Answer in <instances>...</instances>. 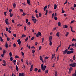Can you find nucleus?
Segmentation results:
<instances>
[{"label": "nucleus", "mask_w": 76, "mask_h": 76, "mask_svg": "<svg viewBox=\"0 0 76 76\" xmlns=\"http://www.w3.org/2000/svg\"><path fill=\"white\" fill-rule=\"evenodd\" d=\"M69 66L70 67H74L76 66V63H73L72 64H69Z\"/></svg>", "instance_id": "2"}, {"label": "nucleus", "mask_w": 76, "mask_h": 76, "mask_svg": "<svg viewBox=\"0 0 76 76\" xmlns=\"http://www.w3.org/2000/svg\"><path fill=\"white\" fill-rule=\"evenodd\" d=\"M76 75V71H75V73L74 74H72V76H75V75Z\"/></svg>", "instance_id": "24"}, {"label": "nucleus", "mask_w": 76, "mask_h": 76, "mask_svg": "<svg viewBox=\"0 0 76 76\" xmlns=\"http://www.w3.org/2000/svg\"><path fill=\"white\" fill-rule=\"evenodd\" d=\"M67 51H68V49H66L65 50V51H63V53L64 54H66L67 53Z\"/></svg>", "instance_id": "6"}, {"label": "nucleus", "mask_w": 76, "mask_h": 76, "mask_svg": "<svg viewBox=\"0 0 76 76\" xmlns=\"http://www.w3.org/2000/svg\"><path fill=\"white\" fill-rule=\"evenodd\" d=\"M70 54H72V53H73V51H70Z\"/></svg>", "instance_id": "42"}, {"label": "nucleus", "mask_w": 76, "mask_h": 76, "mask_svg": "<svg viewBox=\"0 0 76 76\" xmlns=\"http://www.w3.org/2000/svg\"><path fill=\"white\" fill-rule=\"evenodd\" d=\"M70 50L71 51H73V50H74V49H73V48H72L70 49Z\"/></svg>", "instance_id": "48"}, {"label": "nucleus", "mask_w": 76, "mask_h": 76, "mask_svg": "<svg viewBox=\"0 0 76 76\" xmlns=\"http://www.w3.org/2000/svg\"><path fill=\"white\" fill-rule=\"evenodd\" d=\"M41 72V69H38V72L39 73V72Z\"/></svg>", "instance_id": "61"}, {"label": "nucleus", "mask_w": 76, "mask_h": 76, "mask_svg": "<svg viewBox=\"0 0 76 76\" xmlns=\"http://www.w3.org/2000/svg\"><path fill=\"white\" fill-rule=\"evenodd\" d=\"M75 57H76V56H75V55H74L73 57V60H75Z\"/></svg>", "instance_id": "29"}, {"label": "nucleus", "mask_w": 76, "mask_h": 76, "mask_svg": "<svg viewBox=\"0 0 76 76\" xmlns=\"http://www.w3.org/2000/svg\"><path fill=\"white\" fill-rule=\"evenodd\" d=\"M10 57H12V53L10 52L9 53Z\"/></svg>", "instance_id": "25"}, {"label": "nucleus", "mask_w": 76, "mask_h": 76, "mask_svg": "<svg viewBox=\"0 0 76 76\" xmlns=\"http://www.w3.org/2000/svg\"><path fill=\"white\" fill-rule=\"evenodd\" d=\"M49 58V57H48L47 56H46L45 58V60H46V59H48V58Z\"/></svg>", "instance_id": "55"}, {"label": "nucleus", "mask_w": 76, "mask_h": 76, "mask_svg": "<svg viewBox=\"0 0 76 76\" xmlns=\"http://www.w3.org/2000/svg\"><path fill=\"white\" fill-rule=\"evenodd\" d=\"M10 17H12V16H13V14L10 13Z\"/></svg>", "instance_id": "30"}, {"label": "nucleus", "mask_w": 76, "mask_h": 76, "mask_svg": "<svg viewBox=\"0 0 76 76\" xmlns=\"http://www.w3.org/2000/svg\"><path fill=\"white\" fill-rule=\"evenodd\" d=\"M58 26H61V23H60V22H58Z\"/></svg>", "instance_id": "19"}, {"label": "nucleus", "mask_w": 76, "mask_h": 76, "mask_svg": "<svg viewBox=\"0 0 76 76\" xmlns=\"http://www.w3.org/2000/svg\"><path fill=\"white\" fill-rule=\"evenodd\" d=\"M20 10L21 12H23V10L22 9H20Z\"/></svg>", "instance_id": "60"}, {"label": "nucleus", "mask_w": 76, "mask_h": 76, "mask_svg": "<svg viewBox=\"0 0 76 76\" xmlns=\"http://www.w3.org/2000/svg\"><path fill=\"white\" fill-rule=\"evenodd\" d=\"M72 41H76V39H75L73 38Z\"/></svg>", "instance_id": "39"}, {"label": "nucleus", "mask_w": 76, "mask_h": 76, "mask_svg": "<svg viewBox=\"0 0 76 76\" xmlns=\"http://www.w3.org/2000/svg\"><path fill=\"white\" fill-rule=\"evenodd\" d=\"M72 70H73V68H72V67H70L68 72L69 74H70V73H71V72H72Z\"/></svg>", "instance_id": "4"}, {"label": "nucleus", "mask_w": 76, "mask_h": 76, "mask_svg": "<svg viewBox=\"0 0 76 76\" xmlns=\"http://www.w3.org/2000/svg\"><path fill=\"white\" fill-rule=\"evenodd\" d=\"M38 68H36L34 69V71L35 72H37V71H38Z\"/></svg>", "instance_id": "20"}, {"label": "nucleus", "mask_w": 76, "mask_h": 76, "mask_svg": "<svg viewBox=\"0 0 76 76\" xmlns=\"http://www.w3.org/2000/svg\"><path fill=\"white\" fill-rule=\"evenodd\" d=\"M26 29V26H25L24 28V31H25Z\"/></svg>", "instance_id": "50"}, {"label": "nucleus", "mask_w": 76, "mask_h": 76, "mask_svg": "<svg viewBox=\"0 0 76 76\" xmlns=\"http://www.w3.org/2000/svg\"><path fill=\"white\" fill-rule=\"evenodd\" d=\"M68 35H69V32H67L66 34V35H65L66 37H67V36Z\"/></svg>", "instance_id": "21"}, {"label": "nucleus", "mask_w": 76, "mask_h": 76, "mask_svg": "<svg viewBox=\"0 0 76 76\" xmlns=\"http://www.w3.org/2000/svg\"><path fill=\"white\" fill-rule=\"evenodd\" d=\"M10 61H13V58L11 57L10 58Z\"/></svg>", "instance_id": "38"}, {"label": "nucleus", "mask_w": 76, "mask_h": 76, "mask_svg": "<svg viewBox=\"0 0 76 76\" xmlns=\"http://www.w3.org/2000/svg\"><path fill=\"white\" fill-rule=\"evenodd\" d=\"M2 65L3 66H5L6 65V64H2Z\"/></svg>", "instance_id": "62"}, {"label": "nucleus", "mask_w": 76, "mask_h": 76, "mask_svg": "<svg viewBox=\"0 0 76 76\" xmlns=\"http://www.w3.org/2000/svg\"><path fill=\"white\" fill-rule=\"evenodd\" d=\"M13 46L14 47H16V44L15 43H14L13 44Z\"/></svg>", "instance_id": "37"}, {"label": "nucleus", "mask_w": 76, "mask_h": 76, "mask_svg": "<svg viewBox=\"0 0 76 76\" xmlns=\"http://www.w3.org/2000/svg\"><path fill=\"white\" fill-rule=\"evenodd\" d=\"M5 22L7 25H9V23L7 20H5Z\"/></svg>", "instance_id": "14"}, {"label": "nucleus", "mask_w": 76, "mask_h": 76, "mask_svg": "<svg viewBox=\"0 0 76 76\" xmlns=\"http://www.w3.org/2000/svg\"><path fill=\"white\" fill-rule=\"evenodd\" d=\"M15 58H19V56L16 55L15 56Z\"/></svg>", "instance_id": "49"}, {"label": "nucleus", "mask_w": 76, "mask_h": 76, "mask_svg": "<svg viewBox=\"0 0 76 76\" xmlns=\"http://www.w3.org/2000/svg\"><path fill=\"white\" fill-rule=\"evenodd\" d=\"M67 3V0H66V2L64 3V4H66Z\"/></svg>", "instance_id": "57"}, {"label": "nucleus", "mask_w": 76, "mask_h": 76, "mask_svg": "<svg viewBox=\"0 0 76 76\" xmlns=\"http://www.w3.org/2000/svg\"><path fill=\"white\" fill-rule=\"evenodd\" d=\"M0 38L1 39V42H2V41H3V39H2V37H0Z\"/></svg>", "instance_id": "23"}, {"label": "nucleus", "mask_w": 76, "mask_h": 76, "mask_svg": "<svg viewBox=\"0 0 76 76\" xmlns=\"http://www.w3.org/2000/svg\"><path fill=\"white\" fill-rule=\"evenodd\" d=\"M35 50H32V53H33V54H34V53H35Z\"/></svg>", "instance_id": "31"}, {"label": "nucleus", "mask_w": 76, "mask_h": 76, "mask_svg": "<svg viewBox=\"0 0 76 76\" xmlns=\"http://www.w3.org/2000/svg\"><path fill=\"white\" fill-rule=\"evenodd\" d=\"M26 23H28V19H26Z\"/></svg>", "instance_id": "52"}, {"label": "nucleus", "mask_w": 76, "mask_h": 76, "mask_svg": "<svg viewBox=\"0 0 76 76\" xmlns=\"http://www.w3.org/2000/svg\"><path fill=\"white\" fill-rule=\"evenodd\" d=\"M5 47L6 48H7L8 47V44L7 43H6L5 44Z\"/></svg>", "instance_id": "22"}, {"label": "nucleus", "mask_w": 76, "mask_h": 76, "mask_svg": "<svg viewBox=\"0 0 76 76\" xmlns=\"http://www.w3.org/2000/svg\"><path fill=\"white\" fill-rule=\"evenodd\" d=\"M67 54H70V51H67Z\"/></svg>", "instance_id": "41"}, {"label": "nucleus", "mask_w": 76, "mask_h": 76, "mask_svg": "<svg viewBox=\"0 0 76 76\" xmlns=\"http://www.w3.org/2000/svg\"><path fill=\"white\" fill-rule=\"evenodd\" d=\"M16 68L17 71H18L19 70V68H18V67L17 65L16 66Z\"/></svg>", "instance_id": "15"}, {"label": "nucleus", "mask_w": 76, "mask_h": 76, "mask_svg": "<svg viewBox=\"0 0 76 76\" xmlns=\"http://www.w3.org/2000/svg\"><path fill=\"white\" fill-rule=\"evenodd\" d=\"M39 17H41L42 15L41 13H39Z\"/></svg>", "instance_id": "43"}, {"label": "nucleus", "mask_w": 76, "mask_h": 76, "mask_svg": "<svg viewBox=\"0 0 76 76\" xmlns=\"http://www.w3.org/2000/svg\"><path fill=\"white\" fill-rule=\"evenodd\" d=\"M21 54L23 56H24V53H23V52H22L21 53Z\"/></svg>", "instance_id": "40"}, {"label": "nucleus", "mask_w": 76, "mask_h": 76, "mask_svg": "<svg viewBox=\"0 0 76 76\" xmlns=\"http://www.w3.org/2000/svg\"><path fill=\"white\" fill-rule=\"evenodd\" d=\"M28 40V37H27L26 38V39H25V42H26Z\"/></svg>", "instance_id": "18"}, {"label": "nucleus", "mask_w": 76, "mask_h": 76, "mask_svg": "<svg viewBox=\"0 0 76 76\" xmlns=\"http://www.w3.org/2000/svg\"><path fill=\"white\" fill-rule=\"evenodd\" d=\"M39 36H40V37L41 36V33L39 31L36 35V37H39Z\"/></svg>", "instance_id": "3"}, {"label": "nucleus", "mask_w": 76, "mask_h": 76, "mask_svg": "<svg viewBox=\"0 0 76 76\" xmlns=\"http://www.w3.org/2000/svg\"><path fill=\"white\" fill-rule=\"evenodd\" d=\"M39 57L41 61H42V63H43L44 62V61L42 60V57L41 56H40Z\"/></svg>", "instance_id": "9"}, {"label": "nucleus", "mask_w": 76, "mask_h": 76, "mask_svg": "<svg viewBox=\"0 0 76 76\" xmlns=\"http://www.w3.org/2000/svg\"><path fill=\"white\" fill-rule=\"evenodd\" d=\"M55 56V55H53V54L52 55V57L51 58V60H52L53 59V58H54V56Z\"/></svg>", "instance_id": "36"}, {"label": "nucleus", "mask_w": 76, "mask_h": 76, "mask_svg": "<svg viewBox=\"0 0 76 76\" xmlns=\"http://www.w3.org/2000/svg\"><path fill=\"white\" fill-rule=\"evenodd\" d=\"M22 37H23V38H24L26 37V35L25 34H23L22 35Z\"/></svg>", "instance_id": "28"}, {"label": "nucleus", "mask_w": 76, "mask_h": 76, "mask_svg": "<svg viewBox=\"0 0 76 76\" xmlns=\"http://www.w3.org/2000/svg\"><path fill=\"white\" fill-rule=\"evenodd\" d=\"M56 29V28L55 27V28H53V31H55Z\"/></svg>", "instance_id": "63"}, {"label": "nucleus", "mask_w": 76, "mask_h": 76, "mask_svg": "<svg viewBox=\"0 0 76 76\" xmlns=\"http://www.w3.org/2000/svg\"><path fill=\"white\" fill-rule=\"evenodd\" d=\"M75 20H73L71 21V23H74V22H75Z\"/></svg>", "instance_id": "32"}, {"label": "nucleus", "mask_w": 76, "mask_h": 76, "mask_svg": "<svg viewBox=\"0 0 76 76\" xmlns=\"http://www.w3.org/2000/svg\"><path fill=\"white\" fill-rule=\"evenodd\" d=\"M30 24H31V23L30 22H28V23H27V25H29Z\"/></svg>", "instance_id": "53"}, {"label": "nucleus", "mask_w": 76, "mask_h": 76, "mask_svg": "<svg viewBox=\"0 0 76 76\" xmlns=\"http://www.w3.org/2000/svg\"><path fill=\"white\" fill-rule=\"evenodd\" d=\"M52 38H53V37L52 36H50L49 38V42H51V40H52Z\"/></svg>", "instance_id": "5"}, {"label": "nucleus", "mask_w": 76, "mask_h": 76, "mask_svg": "<svg viewBox=\"0 0 76 76\" xmlns=\"http://www.w3.org/2000/svg\"><path fill=\"white\" fill-rule=\"evenodd\" d=\"M16 4H15V3H14L13 4V7H15L16 6Z\"/></svg>", "instance_id": "35"}, {"label": "nucleus", "mask_w": 76, "mask_h": 76, "mask_svg": "<svg viewBox=\"0 0 76 76\" xmlns=\"http://www.w3.org/2000/svg\"><path fill=\"white\" fill-rule=\"evenodd\" d=\"M27 3L30 6L31 5V4L30 3V0H27Z\"/></svg>", "instance_id": "11"}, {"label": "nucleus", "mask_w": 76, "mask_h": 76, "mask_svg": "<svg viewBox=\"0 0 76 76\" xmlns=\"http://www.w3.org/2000/svg\"><path fill=\"white\" fill-rule=\"evenodd\" d=\"M57 16V13H55L54 15V17H56Z\"/></svg>", "instance_id": "58"}, {"label": "nucleus", "mask_w": 76, "mask_h": 76, "mask_svg": "<svg viewBox=\"0 0 76 76\" xmlns=\"http://www.w3.org/2000/svg\"><path fill=\"white\" fill-rule=\"evenodd\" d=\"M54 19L55 20H57V18L56 17H54Z\"/></svg>", "instance_id": "33"}, {"label": "nucleus", "mask_w": 76, "mask_h": 76, "mask_svg": "<svg viewBox=\"0 0 76 76\" xmlns=\"http://www.w3.org/2000/svg\"><path fill=\"white\" fill-rule=\"evenodd\" d=\"M42 48V47H41V46H39V50H41V49Z\"/></svg>", "instance_id": "34"}, {"label": "nucleus", "mask_w": 76, "mask_h": 76, "mask_svg": "<svg viewBox=\"0 0 76 76\" xmlns=\"http://www.w3.org/2000/svg\"><path fill=\"white\" fill-rule=\"evenodd\" d=\"M6 13H7V12H4V13L5 16H7V15H6Z\"/></svg>", "instance_id": "45"}, {"label": "nucleus", "mask_w": 76, "mask_h": 76, "mask_svg": "<svg viewBox=\"0 0 76 76\" xmlns=\"http://www.w3.org/2000/svg\"><path fill=\"white\" fill-rule=\"evenodd\" d=\"M36 17H37V18H38L39 17V16H38V14H36Z\"/></svg>", "instance_id": "44"}, {"label": "nucleus", "mask_w": 76, "mask_h": 76, "mask_svg": "<svg viewBox=\"0 0 76 76\" xmlns=\"http://www.w3.org/2000/svg\"><path fill=\"white\" fill-rule=\"evenodd\" d=\"M47 6H45L43 8V9L44 10V11H45V10H46V9H47Z\"/></svg>", "instance_id": "16"}, {"label": "nucleus", "mask_w": 76, "mask_h": 76, "mask_svg": "<svg viewBox=\"0 0 76 76\" xmlns=\"http://www.w3.org/2000/svg\"><path fill=\"white\" fill-rule=\"evenodd\" d=\"M17 42L19 45H20L21 44V42L20 41V39H18L17 41Z\"/></svg>", "instance_id": "7"}, {"label": "nucleus", "mask_w": 76, "mask_h": 76, "mask_svg": "<svg viewBox=\"0 0 76 76\" xmlns=\"http://www.w3.org/2000/svg\"><path fill=\"white\" fill-rule=\"evenodd\" d=\"M24 75L25 74L24 73H19V76H24Z\"/></svg>", "instance_id": "8"}, {"label": "nucleus", "mask_w": 76, "mask_h": 76, "mask_svg": "<svg viewBox=\"0 0 76 76\" xmlns=\"http://www.w3.org/2000/svg\"><path fill=\"white\" fill-rule=\"evenodd\" d=\"M13 63H16V60H14L13 61Z\"/></svg>", "instance_id": "54"}, {"label": "nucleus", "mask_w": 76, "mask_h": 76, "mask_svg": "<svg viewBox=\"0 0 76 76\" xmlns=\"http://www.w3.org/2000/svg\"><path fill=\"white\" fill-rule=\"evenodd\" d=\"M23 16H24L26 15V14L25 12H23L22 14Z\"/></svg>", "instance_id": "46"}, {"label": "nucleus", "mask_w": 76, "mask_h": 76, "mask_svg": "<svg viewBox=\"0 0 76 76\" xmlns=\"http://www.w3.org/2000/svg\"><path fill=\"white\" fill-rule=\"evenodd\" d=\"M67 27H68V26L66 25L63 26V28H67Z\"/></svg>", "instance_id": "12"}, {"label": "nucleus", "mask_w": 76, "mask_h": 76, "mask_svg": "<svg viewBox=\"0 0 76 76\" xmlns=\"http://www.w3.org/2000/svg\"><path fill=\"white\" fill-rule=\"evenodd\" d=\"M12 9H10L9 10V12H10V13H11V12H12Z\"/></svg>", "instance_id": "51"}, {"label": "nucleus", "mask_w": 76, "mask_h": 76, "mask_svg": "<svg viewBox=\"0 0 76 76\" xmlns=\"http://www.w3.org/2000/svg\"><path fill=\"white\" fill-rule=\"evenodd\" d=\"M32 20L35 23H37V19H32Z\"/></svg>", "instance_id": "10"}, {"label": "nucleus", "mask_w": 76, "mask_h": 76, "mask_svg": "<svg viewBox=\"0 0 76 76\" xmlns=\"http://www.w3.org/2000/svg\"><path fill=\"white\" fill-rule=\"evenodd\" d=\"M48 73V70H46L45 71V73Z\"/></svg>", "instance_id": "47"}, {"label": "nucleus", "mask_w": 76, "mask_h": 76, "mask_svg": "<svg viewBox=\"0 0 76 76\" xmlns=\"http://www.w3.org/2000/svg\"><path fill=\"white\" fill-rule=\"evenodd\" d=\"M70 28H71V31H72V32H73V27H72V26H70Z\"/></svg>", "instance_id": "26"}, {"label": "nucleus", "mask_w": 76, "mask_h": 76, "mask_svg": "<svg viewBox=\"0 0 76 76\" xmlns=\"http://www.w3.org/2000/svg\"><path fill=\"white\" fill-rule=\"evenodd\" d=\"M53 17H54V13H53L52 15V18H53Z\"/></svg>", "instance_id": "56"}, {"label": "nucleus", "mask_w": 76, "mask_h": 76, "mask_svg": "<svg viewBox=\"0 0 76 76\" xmlns=\"http://www.w3.org/2000/svg\"><path fill=\"white\" fill-rule=\"evenodd\" d=\"M13 36L14 37H16V35L15 34H14Z\"/></svg>", "instance_id": "64"}, {"label": "nucleus", "mask_w": 76, "mask_h": 76, "mask_svg": "<svg viewBox=\"0 0 76 76\" xmlns=\"http://www.w3.org/2000/svg\"><path fill=\"white\" fill-rule=\"evenodd\" d=\"M54 9H57V5L55 4L54 6Z\"/></svg>", "instance_id": "13"}, {"label": "nucleus", "mask_w": 76, "mask_h": 76, "mask_svg": "<svg viewBox=\"0 0 76 76\" xmlns=\"http://www.w3.org/2000/svg\"><path fill=\"white\" fill-rule=\"evenodd\" d=\"M56 35L57 37H59V32H57Z\"/></svg>", "instance_id": "17"}, {"label": "nucleus", "mask_w": 76, "mask_h": 76, "mask_svg": "<svg viewBox=\"0 0 76 76\" xmlns=\"http://www.w3.org/2000/svg\"><path fill=\"white\" fill-rule=\"evenodd\" d=\"M34 39H35V37H33L31 38V41H32V40H34Z\"/></svg>", "instance_id": "27"}, {"label": "nucleus", "mask_w": 76, "mask_h": 76, "mask_svg": "<svg viewBox=\"0 0 76 76\" xmlns=\"http://www.w3.org/2000/svg\"><path fill=\"white\" fill-rule=\"evenodd\" d=\"M32 69H33V68H30V72H32Z\"/></svg>", "instance_id": "59"}, {"label": "nucleus", "mask_w": 76, "mask_h": 76, "mask_svg": "<svg viewBox=\"0 0 76 76\" xmlns=\"http://www.w3.org/2000/svg\"><path fill=\"white\" fill-rule=\"evenodd\" d=\"M41 69L43 71H44L45 70V69H46V66H44V65L42 64L41 65Z\"/></svg>", "instance_id": "1"}]
</instances>
